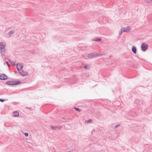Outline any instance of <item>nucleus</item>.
Segmentation results:
<instances>
[{"label": "nucleus", "mask_w": 152, "mask_h": 152, "mask_svg": "<svg viewBox=\"0 0 152 152\" xmlns=\"http://www.w3.org/2000/svg\"><path fill=\"white\" fill-rule=\"evenodd\" d=\"M5 45L3 43H0V49H1V52L2 53H4L5 52Z\"/></svg>", "instance_id": "nucleus-1"}, {"label": "nucleus", "mask_w": 152, "mask_h": 152, "mask_svg": "<svg viewBox=\"0 0 152 152\" xmlns=\"http://www.w3.org/2000/svg\"><path fill=\"white\" fill-rule=\"evenodd\" d=\"M142 49V51H145L148 48V46L145 43H142L141 45Z\"/></svg>", "instance_id": "nucleus-2"}, {"label": "nucleus", "mask_w": 152, "mask_h": 152, "mask_svg": "<svg viewBox=\"0 0 152 152\" xmlns=\"http://www.w3.org/2000/svg\"><path fill=\"white\" fill-rule=\"evenodd\" d=\"M17 66L18 69V70H20L22 69V68L23 66V65L21 64L18 63L17 64Z\"/></svg>", "instance_id": "nucleus-3"}, {"label": "nucleus", "mask_w": 152, "mask_h": 152, "mask_svg": "<svg viewBox=\"0 0 152 152\" xmlns=\"http://www.w3.org/2000/svg\"><path fill=\"white\" fill-rule=\"evenodd\" d=\"M7 79V76L4 74H2L0 75V79L1 80H5Z\"/></svg>", "instance_id": "nucleus-4"}, {"label": "nucleus", "mask_w": 152, "mask_h": 152, "mask_svg": "<svg viewBox=\"0 0 152 152\" xmlns=\"http://www.w3.org/2000/svg\"><path fill=\"white\" fill-rule=\"evenodd\" d=\"M20 83V81H16L15 83H14L13 84L12 83V82H7V83L10 85H18Z\"/></svg>", "instance_id": "nucleus-5"}, {"label": "nucleus", "mask_w": 152, "mask_h": 152, "mask_svg": "<svg viewBox=\"0 0 152 152\" xmlns=\"http://www.w3.org/2000/svg\"><path fill=\"white\" fill-rule=\"evenodd\" d=\"M131 29L130 28L129 26H127L124 28L123 30V31L125 32H128L130 31Z\"/></svg>", "instance_id": "nucleus-6"}, {"label": "nucleus", "mask_w": 152, "mask_h": 152, "mask_svg": "<svg viewBox=\"0 0 152 152\" xmlns=\"http://www.w3.org/2000/svg\"><path fill=\"white\" fill-rule=\"evenodd\" d=\"M96 56L95 54H94L93 53H91L89 54L88 55V58L94 57Z\"/></svg>", "instance_id": "nucleus-7"}, {"label": "nucleus", "mask_w": 152, "mask_h": 152, "mask_svg": "<svg viewBox=\"0 0 152 152\" xmlns=\"http://www.w3.org/2000/svg\"><path fill=\"white\" fill-rule=\"evenodd\" d=\"M13 115L15 117H18L19 115V113L18 112H14L13 113Z\"/></svg>", "instance_id": "nucleus-8"}, {"label": "nucleus", "mask_w": 152, "mask_h": 152, "mask_svg": "<svg viewBox=\"0 0 152 152\" xmlns=\"http://www.w3.org/2000/svg\"><path fill=\"white\" fill-rule=\"evenodd\" d=\"M132 51L134 53H136V48L135 46H133L132 48Z\"/></svg>", "instance_id": "nucleus-9"}, {"label": "nucleus", "mask_w": 152, "mask_h": 152, "mask_svg": "<svg viewBox=\"0 0 152 152\" xmlns=\"http://www.w3.org/2000/svg\"><path fill=\"white\" fill-rule=\"evenodd\" d=\"M21 74L23 76H25L28 75V73L26 72L22 71L21 72Z\"/></svg>", "instance_id": "nucleus-10"}, {"label": "nucleus", "mask_w": 152, "mask_h": 152, "mask_svg": "<svg viewBox=\"0 0 152 152\" xmlns=\"http://www.w3.org/2000/svg\"><path fill=\"white\" fill-rule=\"evenodd\" d=\"M146 2L147 3H151L152 2V0H145Z\"/></svg>", "instance_id": "nucleus-11"}, {"label": "nucleus", "mask_w": 152, "mask_h": 152, "mask_svg": "<svg viewBox=\"0 0 152 152\" xmlns=\"http://www.w3.org/2000/svg\"><path fill=\"white\" fill-rule=\"evenodd\" d=\"M84 67L85 69H88L89 68V67L88 65H85L84 66Z\"/></svg>", "instance_id": "nucleus-12"}, {"label": "nucleus", "mask_w": 152, "mask_h": 152, "mask_svg": "<svg viewBox=\"0 0 152 152\" xmlns=\"http://www.w3.org/2000/svg\"><path fill=\"white\" fill-rule=\"evenodd\" d=\"M91 121H92V120L91 119H89L88 120L86 121V122L87 123H88L89 122H91Z\"/></svg>", "instance_id": "nucleus-13"}, {"label": "nucleus", "mask_w": 152, "mask_h": 152, "mask_svg": "<svg viewBox=\"0 0 152 152\" xmlns=\"http://www.w3.org/2000/svg\"><path fill=\"white\" fill-rule=\"evenodd\" d=\"M25 135L27 137L28 135V134L27 133H25Z\"/></svg>", "instance_id": "nucleus-14"}, {"label": "nucleus", "mask_w": 152, "mask_h": 152, "mask_svg": "<svg viewBox=\"0 0 152 152\" xmlns=\"http://www.w3.org/2000/svg\"><path fill=\"white\" fill-rule=\"evenodd\" d=\"M4 101H5L4 99H0V101H1V102H3Z\"/></svg>", "instance_id": "nucleus-15"}, {"label": "nucleus", "mask_w": 152, "mask_h": 152, "mask_svg": "<svg viewBox=\"0 0 152 152\" xmlns=\"http://www.w3.org/2000/svg\"><path fill=\"white\" fill-rule=\"evenodd\" d=\"M95 41H101V39H97Z\"/></svg>", "instance_id": "nucleus-16"}, {"label": "nucleus", "mask_w": 152, "mask_h": 152, "mask_svg": "<svg viewBox=\"0 0 152 152\" xmlns=\"http://www.w3.org/2000/svg\"><path fill=\"white\" fill-rule=\"evenodd\" d=\"M6 63H7V65L8 66H10V64H9V62H6Z\"/></svg>", "instance_id": "nucleus-17"}, {"label": "nucleus", "mask_w": 152, "mask_h": 152, "mask_svg": "<svg viewBox=\"0 0 152 152\" xmlns=\"http://www.w3.org/2000/svg\"><path fill=\"white\" fill-rule=\"evenodd\" d=\"M75 109L77 111H79V109H78V108H76Z\"/></svg>", "instance_id": "nucleus-18"}, {"label": "nucleus", "mask_w": 152, "mask_h": 152, "mask_svg": "<svg viewBox=\"0 0 152 152\" xmlns=\"http://www.w3.org/2000/svg\"><path fill=\"white\" fill-rule=\"evenodd\" d=\"M10 34H12V33H14V31H10Z\"/></svg>", "instance_id": "nucleus-19"}, {"label": "nucleus", "mask_w": 152, "mask_h": 152, "mask_svg": "<svg viewBox=\"0 0 152 152\" xmlns=\"http://www.w3.org/2000/svg\"><path fill=\"white\" fill-rule=\"evenodd\" d=\"M51 128H52V129H54V128H53V126H51Z\"/></svg>", "instance_id": "nucleus-20"}, {"label": "nucleus", "mask_w": 152, "mask_h": 152, "mask_svg": "<svg viewBox=\"0 0 152 152\" xmlns=\"http://www.w3.org/2000/svg\"><path fill=\"white\" fill-rule=\"evenodd\" d=\"M118 127V126H115V127Z\"/></svg>", "instance_id": "nucleus-21"}]
</instances>
